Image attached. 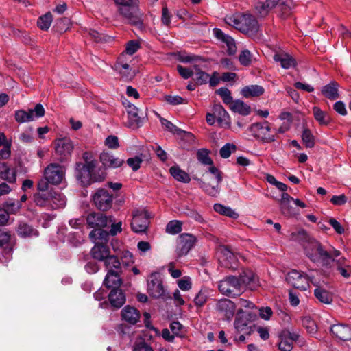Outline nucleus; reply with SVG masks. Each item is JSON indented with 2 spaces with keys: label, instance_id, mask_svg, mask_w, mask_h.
<instances>
[{
  "label": "nucleus",
  "instance_id": "36",
  "mask_svg": "<svg viewBox=\"0 0 351 351\" xmlns=\"http://www.w3.org/2000/svg\"><path fill=\"white\" fill-rule=\"evenodd\" d=\"M230 108L233 112L243 116L248 115L251 112L250 106L239 99L233 101L230 105Z\"/></svg>",
  "mask_w": 351,
  "mask_h": 351
},
{
  "label": "nucleus",
  "instance_id": "16",
  "mask_svg": "<svg viewBox=\"0 0 351 351\" xmlns=\"http://www.w3.org/2000/svg\"><path fill=\"white\" fill-rule=\"evenodd\" d=\"M196 238L190 234H182L179 236L176 252L179 257L186 255L193 247Z\"/></svg>",
  "mask_w": 351,
  "mask_h": 351
},
{
  "label": "nucleus",
  "instance_id": "4",
  "mask_svg": "<svg viewBox=\"0 0 351 351\" xmlns=\"http://www.w3.org/2000/svg\"><path fill=\"white\" fill-rule=\"evenodd\" d=\"M225 20L227 24L242 32H256L258 29L256 19L250 14H235L227 16Z\"/></svg>",
  "mask_w": 351,
  "mask_h": 351
},
{
  "label": "nucleus",
  "instance_id": "17",
  "mask_svg": "<svg viewBox=\"0 0 351 351\" xmlns=\"http://www.w3.org/2000/svg\"><path fill=\"white\" fill-rule=\"evenodd\" d=\"M147 291L155 298L163 295L165 290L160 277L157 274H152L147 280Z\"/></svg>",
  "mask_w": 351,
  "mask_h": 351
},
{
  "label": "nucleus",
  "instance_id": "12",
  "mask_svg": "<svg viewBox=\"0 0 351 351\" xmlns=\"http://www.w3.org/2000/svg\"><path fill=\"white\" fill-rule=\"evenodd\" d=\"M44 176L54 185L60 184L64 177V167L58 163H51L44 170Z\"/></svg>",
  "mask_w": 351,
  "mask_h": 351
},
{
  "label": "nucleus",
  "instance_id": "19",
  "mask_svg": "<svg viewBox=\"0 0 351 351\" xmlns=\"http://www.w3.org/2000/svg\"><path fill=\"white\" fill-rule=\"evenodd\" d=\"M219 250L221 254V259L223 266L232 270L237 269V258L231 251L230 247L227 245H221Z\"/></svg>",
  "mask_w": 351,
  "mask_h": 351
},
{
  "label": "nucleus",
  "instance_id": "54",
  "mask_svg": "<svg viewBox=\"0 0 351 351\" xmlns=\"http://www.w3.org/2000/svg\"><path fill=\"white\" fill-rule=\"evenodd\" d=\"M14 169L11 170V171H14L15 173L16 172L20 173H25L28 171V168L25 165V162L21 157H17L14 158Z\"/></svg>",
  "mask_w": 351,
  "mask_h": 351
},
{
  "label": "nucleus",
  "instance_id": "46",
  "mask_svg": "<svg viewBox=\"0 0 351 351\" xmlns=\"http://www.w3.org/2000/svg\"><path fill=\"white\" fill-rule=\"evenodd\" d=\"M291 238L293 241H298L302 243L304 246L308 244V243L313 239L304 230H301L291 233Z\"/></svg>",
  "mask_w": 351,
  "mask_h": 351
},
{
  "label": "nucleus",
  "instance_id": "44",
  "mask_svg": "<svg viewBox=\"0 0 351 351\" xmlns=\"http://www.w3.org/2000/svg\"><path fill=\"white\" fill-rule=\"evenodd\" d=\"M110 234V232H108L103 230L102 228H100L93 230L90 232L89 237L92 239L99 240L101 241V243H106L108 241Z\"/></svg>",
  "mask_w": 351,
  "mask_h": 351
},
{
  "label": "nucleus",
  "instance_id": "60",
  "mask_svg": "<svg viewBox=\"0 0 351 351\" xmlns=\"http://www.w3.org/2000/svg\"><path fill=\"white\" fill-rule=\"evenodd\" d=\"M280 208L282 213L287 217L293 216L297 213L295 208L290 205V202L280 205Z\"/></svg>",
  "mask_w": 351,
  "mask_h": 351
},
{
  "label": "nucleus",
  "instance_id": "49",
  "mask_svg": "<svg viewBox=\"0 0 351 351\" xmlns=\"http://www.w3.org/2000/svg\"><path fill=\"white\" fill-rule=\"evenodd\" d=\"M302 140L303 143L308 148H312L315 146V137L308 128H304L302 133Z\"/></svg>",
  "mask_w": 351,
  "mask_h": 351
},
{
  "label": "nucleus",
  "instance_id": "39",
  "mask_svg": "<svg viewBox=\"0 0 351 351\" xmlns=\"http://www.w3.org/2000/svg\"><path fill=\"white\" fill-rule=\"evenodd\" d=\"M193 68L195 71V77L193 78V80L195 84L197 85H203L207 84L209 79V74L205 71H203L197 64H194Z\"/></svg>",
  "mask_w": 351,
  "mask_h": 351
},
{
  "label": "nucleus",
  "instance_id": "21",
  "mask_svg": "<svg viewBox=\"0 0 351 351\" xmlns=\"http://www.w3.org/2000/svg\"><path fill=\"white\" fill-rule=\"evenodd\" d=\"M330 332L342 341L351 340V326L343 324H333L330 327Z\"/></svg>",
  "mask_w": 351,
  "mask_h": 351
},
{
  "label": "nucleus",
  "instance_id": "1",
  "mask_svg": "<svg viewBox=\"0 0 351 351\" xmlns=\"http://www.w3.org/2000/svg\"><path fill=\"white\" fill-rule=\"evenodd\" d=\"M293 6L292 0H265L264 2H256L254 10L256 14L261 18H264L270 12H274L279 17L285 19L291 15Z\"/></svg>",
  "mask_w": 351,
  "mask_h": 351
},
{
  "label": "nucleus",
  "instance_id": "32",
  "mask_svg": "<svg viewBox=\"0 0 351 351\" xmlns=\"http://www.w3.org/2000/svg\"><path fill=\"white\" fill-rule=\"evenodd\" d=\"M240 286H254L256 283V277L254 272L250 269H243L242 273L237 278Z\"/></svg>",
  "mask_w": 351,
  "mask_h": 351
},
{
  "label": "nucleus",
  "instance_id": "31",
  "mask_svg": "<svg viewBox=\"0 0 351 351\" xmlns=\"http://www.w3.org/2000/svg\"><path fill=\"white\" fill-rule=\"evenodd\" d=\"M160 123L167 130L171 132L174 134H177L182 137H189L191 138H193V135L191 132H188L178 128L176 125H173L171 121L164 118H160Z\"/></svg>",
  "mask_w": 351,
  "mask_h": 351
},
{
  "label": "nucleus",
  "instance_id": "45",
  "mask_svg": "<svg viewBox=\"0 0 351 351\" xmlns=\"http://www.w3.org/2000/svg\"><path fill=\"white\" fill-rule=\"evenodd\" d=\"M16 232L21 237H28L37 234V231L25 223H20L18 226Z\"/></svg>",
  "mask_w": 351,
  "mask_h": 351
},
{
  "label": "nucleus",
  "instance_id": "14",
  "mask_svg": "<svg viewBox=\"0 0 351 351\" xmlns=\"http://www.w3.org/2000/svg\"><path fill=\"white\" fill-rule=\"evenodd\" d=\"M287 282L294 288L300 290H306L308 287V278L306 275L297 270H292L287 274Z\"/></svg>",
  "mask_w": 351,
  "mask_h": 351
},
{
  "label": "nucleus",
  "instance_id": "20",
  "mask_svg": "<svg viewBox=\"0 0 351 351\" xmlns=\"http://www.w3.org/2000/svg\"><path fill=\"white\" fill-rule=\"evenodd\" d=\"M149 221L146 212L136 211L133 215L131 227L135 232H144L148 228Z\"/></svg>",
  "mask_w": 351,
  "mask_h": 351
},
{
  "label": "nucleus",
  "instance_id": "24",
  "mask_svg": "<svg viewBox=\"0 0 351 351\" xmlns=\"http://www.w3.org/2000/svg\"><path fill=\"white\" fill-rule=\"evenodd\" d=\"M99 159L105 168H117L124 163L123 159L115 157L107 152H103L100 154Z\"/></svg>",
  "mask_w": 351,
  "mask_h": 351
},
{
  "label": "nucleus",
  "instance_id": "63",
  "mask_svg": "<svg viewBox=\"0 0 351 351\" xmlns=\"http://www.w3.org/2000/svg\"><path fill=\"white\" fill-rule=\"evenodd\" d=\"M142 162L143 160L138 156H135L134 158H130L127 160V164L134 171H137L140 168Z\"/></svg>",
  "mask_w": 351,
  "mask_h": 351
},
{
  "label": "nucleus",
  "instance_id": "5",
  "mask_svg": "<svg viewBox=\"0 0 351 351\" xmlns=\"http://www.w3.org/2000/svg\"><path fill=\"white\" fill-rule=\"evenodd\" d=\"M304 252L313 263L321 262L323 266L330 265L331 255L328 252L324 250L319 242L314 239L304 245Z\"/></svg>",
  "mask_w": 351,
  "mask_h": 351
},
{
  "label": "nucleus",
  "instance_id": "37",
  "mask_svg": "<svg viewBox=\"0 0 351 351\" xmlns=\"http://www.w3.org/2000/svg\"><path fill=\"white\" fill-rule=\"evenodd\" d=\"M0 178L10 183H14L16 182L15 172L11 171V169L7 166V165L1 160Z\"/></svg>",
  "mask_w": 351,
  "mask_h": 351
},
{
  "label": "nucleus",
  "instance_id": "10",
  "mask_svg": "<svg viewBox=\"0 0 351 351\" xmlns=\"http://www.w3.org/2000/svg\"><path fill=\"white\" fill-rule=\"evenodd\" d=\"M270 130L267 121L253 123L250 128L254 137L263 143H271L276 141L275 135L269 134Z\"/></svg>",
  "mask_w": 351,
  "mask_h": 351
},
{
  "label": "nucleus",
  "instance_id": "35",
  "mask_svg": "<svg viewBox=\"0 0 351 351\" xmlns=\"http://www.w3.org/2000/svg\"><path fill=\"white\" fill-rule=\"evenodd\" d=\"M264 88L259 85H250L243 87L241 94L244 97H258L264 93Z\"/></svg>",
  "mask_w": 351,
  "mask_h": 351
},
{
  "label": "nucleus",
  "instance_id": "29",
  "mask_svg": "<svg viewBox=\"0 0 351 351\" xmlns=\"http://www.w3.org/2000/svg\"><path fill=\"white\" fill-rule=\"evenodd\" d=\"M108 299L111 305L115 308L121 307L125 302V296L119 289H113L108 295Z\"/></svg>",
  "mask_w": 351,
  "mask_h": 351
},
{
  "label": "nucleus",
  "instance_id": "42",
  "mask_svg": "<svg viewBox=\"0 0 351 351\" xmlns=\"http://www.w3.org/2000/svg\"><path fill=\"white\" fill-rule=\"evenodd\" d=\"M104 262L108 271L114 270L115 271L121 272V263L117 256L110 255Z\"/></svg>",
  "mask_w": 351,
  "mask_h": 351
},
{
  "label": "nucleus",
  "instance_id": "55",
  "mask_svg": "<svg viewBox=\"0 0 351 351\" xmlns=\"http://www.w3.org/2000/svg\"><path fill=\"white\" fill-rule=\"evenodd\" d=\"M252 60V56L250 51L247 49L243 50L239 56V60L240 63L245 66H247L251 64Z\"/></svg>",
  "mask_w": 351,
  "mask_h": 351
},
{
  "label": "nucleus",
  "instance_id": "64",
  "mask_svg": "<svg viewBox=\"0 0 351 351\" xmlns=\"http://www.w3.org/2000/svg\"><path fill=\"white\" fill-rule=\"evenodd\" d=\"M171 14H170L167 5L162 8L161 22L166 26H169L171 23Z\"/></svg>",
  "mask_w": 351,
  "mask_h": 351
},
{
  "label": "nucleus",
  "instance_id": "51",
  "mask_svg": "<svg viewBox=\"0 0 351 351\" xmlns=\"http://www.w3.org/2000/svg\"><path fill=\"white\" fill-rule=\"evenodd\" d=\"M197 160L202 164L212 165L213 162L209 156V151L206 149H200L197 153Z\"/></svg>",
  "mask_w": 351,
  "mask_h": 351
},
{
  "label": "nucleus",
  "instance_id": "34",
  "mask_svg": "<svg viewBox=\"0 0 351 351\" xmlns=\"http://www.w3.org/2000/svg\"><path fill=\"white\" fill-rule=\"evenodd\" d=\"M213 113L216 117L219 123H229L230 117L221 104H215L213 106Z\"/></svg>",
  "mask_w": 351,
  "mask_h": 351
},
{
  "label": "nucleus",
  "instance_id": "22",
  "mask_svg": "<svg viewBox=\"0 0 351 351\" xmlns=\"http://www.w3.org/2000/svg\"><path fill=\"white\" fill-rule=\"evenodd\" d=\"M73 149L72 142L70 139L67 138L58 140L55 148L56 153L60 156L62 160L71 155Z\"/></svg>",
  "mask_w": 351,
  "mask_h": 351
},
{
  "label": "nucleus",
  "instance_id": "52",
  "mask_svg": "<svg viewBox=\"0 0 351 351\" xmlns=\"http://www.w3.org/2000/svg\"><path fill=\"white\" fill-rule=\"evenodd\" d=\"M182 231V223L179 221L173 220L169 221L166 226V232L175 234Z\"/></svg>",
  "mask_w": 351,
  "mask_h": 351
},
{
  "label": "nucleus",
  "instance_id": "56",
  "mask_svg": "<svg viewBox=\"0 0 351 351\" xmlns=\"http://www.w3.org/2000/svg\"><path fill=\"white\" fill-rule=\"evenodd\" d=\"M237 147L233 143H226L219 151L220 156L223 158H228L230 156L232 151H236Z\"/></svg>",
  "mask_w": 351,
  "mask_h": 351
},
{
  "label": "nucleus",
  "instance_id": "18",
  "mask_svg": "<svg viewBox=\"0 0 351 351\" xmlns=\"http://www.w3.org/2000/svg\"><path fill=\"white\" fill-rule=\"evenodd\" d=\"M215 308L219 315L229 321L235 313L236 306L230 300L224 298L217 302Z\"/></svg>",
  "mask_w": 351,
  "mask_h": 351
},
{
  "label": "nucleus",
  "instance_id": "53",
  "mask_svg": "<svg viewBox=\"0 0 351 351\" xmlns=\"http://www.w3.org/2000/svg\"><path fill=\"white\" fill-rule=\"evenodd\" d=\"M216 93L218 94L223 99V101L226 104L230 105L233 101L231 96V92L227 88H221L216 90Z\"/></svg>",
  "mask_w": 351,
  "mask_h": 351
},
{
  "label": "nucleus",
  "instance_id": "28",
  "mask_svg": "<svg viewBox=\"0 0 351 351\" xmlns=\"http://www.w3.org/2000/svg\"><path fill=\"white\" fill-rule=\"evenodd\" d=\"M274 60L280 62L281 66L285 69H289L296 66L295 60L286 53H276L274 56Z\"/></svg>",
  "mask_w": 351,
  "mask_h": 351
},
{
  "label": "nucleus",
  "instance_id": "27",
  "mask_svg": "<svg viewBox=\"0 0 351 351\" xmlns=\"http://www.w3.org/2000/svg\"><path fill=\"white\" fill-rule=\"evenodd\" d=\"M125 54L122 53L118 58L117 63L115 64V69L126 80L132 79L133 73L131 72L130 65L125 61Z\"/></svg>",
  "mask_w": 351,
  "mask_h": 351
},
{
  "label": "nucleus",
  "instance_id": "41",
  "mask_svg": "<svg viewBox=\"0 0 351 351\" xmlns=\"http://www.w3.org/2000/svg\"><path fill=\"white\" fill-rule=\"evenodd\" d=\"M316 298L321 302L329 304L332 302V295L328 291L318 286L314 291Z\"/></svg>",
  "mask_w": 351,
  "mask_h": 351
},
{
  "label": "nucleus",
  "instance_id": "62",
  "mask_svg": "<svg viewBox=\"0 0 351 351\" xmlns=\"http://www.w3.org/2000/svg\"><path fill=\"white\" fill-rule=\"evenodd\" d=\"M49 184H51L50 181L44 176V178L40 179L37 183V192L49 191L51 189H49Z\"/></svg>",
  "mask_w": 351,
  "mask_h": 351
},
{
  "label": "nucleus",
  "instance_id": "13",
  "mask_svg": "<svg viewBox=\"0 0 351 351\" xmlns=\"http://www.w3.org/2000/svg\"><path fill=\"white\" fill-rule=\"evenodd\" d=\"M45 110L40 104H37L34 109H29L28 111L19 110L15 112V119L18 123L32 121L34 120V114L35 117L40 118L45 115Z\"/></svg>",
  "mask_w": 351,
  "mask_h": 351
},
{
  "label": "nucleus",
  "instance_id": "50",
  "mask_svg": "<svg viewBox=\"0 0 351 351\" xmlns=\"http://www.w3.org/2000/svg\"><path fill=\"white\" fill-rule=\"evenodd\" d=\"M52 19L53 17L51 12H47L38 18L37 21L38 26L42 30H47L51 24Z\"/></svg>",
  "mask_w": 351,
  "mask_h": 351
},
{
  "label": "nucleus",
  "instance_id": "48",
  "mask_svg": "<svg viewBox=\"0 0 351 351\" xmlns=\"http://www.w3.org/2000/svg\"><path fill=\"white\" fill-rule=\"evenodd\" d=\"M21 207V204L12 199H9L5 201L3 204V208L7 211V213L14 214L16 213Z\"/></svg>",
  "mask_w": 351,
  "mask_h": 351
},
{
  "label": "nucleus",
  "instance_id": "8",
  "mask_svg": "<svg viewBox=\"0 0 351 351\" xmlns=\"http://www.w3.org/2000/svg\"><path fill=\"white\" fill-rule=\"evenodd\" d=\"M251 314L246 313L242 308H239L236 314L234 327L237 334L243 332L250 335L254 330V326H250Z\"/></svg>",
  "mask_w": 351,
  "mask_h": 351
},
{
  "label": "nucleus",
  "instance_id": "9",
  "mask_svg": "<svg viewBox=\"0 0 351 351\" xmlns=\"http://www.w3.org/2000/svg\"><path fill=\"white\" fill-rule=\"evenodd\" d=\"M219 291L226 295L235 297L241 293V287L237 277L230 276L219 282Z\"/></svg>",
  "mask_w": 351,
  "mask_h": 351
},
{
  "label": "nucleus",
  "instance_id": "30",
  "mask_svg": "<svg viewBox=\"0 0 351 351\" xmlns=\"http://www.w3.org/2000/svg\"><path fill=\"white\" fill-rule=\"evenodd\" d=\"M138 110L134 105H129L128 108V126L132 129H137L139 128L141 123V118L138 116Z\"/></svg>",
  "mask_w": 351,
  "mask_h": 351
},
{
  "label": "nucleus",
  "instance_id": "57",
  "mask_svg": "<svg viewBox=\"0 0 351 351\" xmlns=\"http://www.w3.org/2000/svg\"><path fill=\"white\" fill-rule=\"evenodd\" d=\"M133 351H154L152 348L149 346L145 339H140L135 341Z\"/></svg>",
  "mask_w": 351,
  "mask_h": 351
},
{
  "label": "nucleus",
  "instance_id": "3",
  "mask_svg": "<svg viewBox=\"0 0 351 351\" xmlns=\"http://www.w3.org/2000/svg\"><path fill=\"white\" fill-rule=\"evenodd\" d=\"M208 171L209 173L206 172L202 178L193 177V179L198 182L199 186L209 195L217 196L219 192V185L222 180L221 172L214 166L210 167Z\"/></svg>",
  "mask_w": 351,
  "mask_h": 351
},
{
  "label": "nucleus",
  "instance_id": "25",
  "mask_svg": "<svg viewBox=\"0 0 351 351\" xmlns=\"http://www.w3.org/2000/svg\"><path fill=\"white\" fill-rule=\"evenodd\" d=\"M91 254L94 259L104 261L110 255L109 247L106 243L97 242L91 250Z\"/></svg>",
  "mask_w": 351,
  "mask_h": 351
},
{
  "label": "nucleus",
  "instance_id": "23",
  "mask_svg": "<svg viewBox=\"0 0 351 351\" xmlns=\"http://www.w3.org/2000/svg\"><path fill=\"white\" fill-rule=\"evenodd\" d=\"M121 316L123 320L134 325L139 321L141 314L136 308L127 305L121 310Z\"/></svg>",
  "mask_w": 351,
  "mask_h": 351
},
{
  "label": "nucleus",
  "instance_id": "33",
  "mask_svg": "<svg viewBox=\"0 0 351 351\" xmlns=\"http://www.w3.org/2000/svg\"><path fill=\"white\" fill-rule=\"evenodd\" d=\"M338 84L332 81L330 84L323 86L322 94L330 100H335L339 97Z\"/></svg>",
  "mask_w": 351,
  "mask_h": 351
},
{
  "label": "nucleus",
  "instance_id": "7",
  "mask_svg": "<svg viewBox=\"0 0 351 351\" xmlns=\"http://www.w3.org/2000/svg\"><path fill=\"white\" fill-rule=\"evenodd\" d=\"M119 12L127 23L141 30L144 28L143 13L140 11L138 4L127 8L119 9Z\"/></svg>",
  "mask_w": 351,
  "mask_h": 351
},
{
  "label": "nucleus",
  "instance_id": "43",
  "mask_svg": "<svg viewBox=\"0 0 351 351\" xmlns=\"http://www.w3.org/2000/svg\"><path fill=\"white\" fill-rule=\"evenodd\" d=\"M278 339L279 343H278V348L280 351H291L293 349V345L292 341L286 336V334H285L283 331L279 334Z\"/></svg>",
  "mask_w": 351,
  "mask_h": 351
},
{
  "label": "nucleus",
  "instance_id": "58",
  "mask_svg": "<svg viewBox=\"0 0 351 351\" xmlns=\"http://www.w3.org/2000/svg\"><path fill=\"white\" fill-rule=\"evenodd\" d=\"M140 48V45L138 41L130 40L126 44L125 50L123 53L127 55L132 56Z\"/></svg>",
  "mask_w": 351,
  "mask_h": 351
},
{
  "label": "nucleus",
  "instance_id": "15",
  "mask_svg": "<svg viewBox=\"0 0 351 351\" xmlns=\"http://www.w3.org/2000/svg\"><path fill=\"white\" fill-rule=\"evenodd\" d=\"M113 221L112 216L107 217L101 213H92L86 217V222L90 228H100L106 227Z\"/></svg>",
  "mask_w": 351,
  "mask_h": 351
},
{
  "label": "nucleus",
  "instance_id": "40",
  "mask_svg": "<svg viewBox=\"0 0 351 351\" xmlns=\"http://www.w3.org/2000/svg\"><path fill=\"white\" fill-rule=\"evenodd\" d=\"M172 176L178 181L189 183L191 180L189 175L184 171L182 170L180 167L173 166L169 169Z\"/></svg>",
  "mask_w": 351,
  "mask_h": 351
},
{
  "label": "nucleus",
  "instance_id": "59",
  "mask_svg": "<svg viewBox=\"0 0 351 351\" xmlns=\"http://www.w3.org/2000/svg\"><path fill=\"white\" fill-rule=\"evenodd\" d=\"M165 101L171 105H178L180 104H187L188 100L184 99L178 95H167L165 96Z\"/></svg>",
  "mask_w": 351,
  "mask_h": 351
},
{
  "label": "nucleus",
  "instance_id": "38",
  "mask_svg": "<svg viewBox=\"0 0 351 351\" xmlns=\"http://www.w3.org/2000/svg\"><path fill=\"white\" fill-rule=\"evenodd\" d=\"M315 119L322 125H326L330 121V118L326 112L322 110L319 107L314 106L312 109Z\"/></svg>",
  "mask_w": 351,
  "mask_h": 351
},
{
  "label": "nucleus",
  "instance_id": "6",
  "mask_svg": "<svg viewBox=\"0 0 351 351\" xmlns=\"http://www.w3.org/2000/svg\"><path fill=\"white\" fill-rule=\"evenodd\" d=\"M96 167L93 163L84 164L82 162H76L75 167V176L76 179L83 186L90 185L92 182L102 181L105 176L96 177L93 173Z\"/></svg>",
  "mask_w": 351,
  "mask_h": 351
},
{
  "label": "nucleus",
  "instance_id": "47",
  "mask_svg": "<svg viewBox=\"0 0 351 351\" xmlns=\"http://www.w3.org/2000/svg\"><path fill=\"white\" fill-rule=\"evenodd\" d=\"M214 210L217 213L233 218L237 219L239 217V215L234 212L232 208L230 207L225 206L221 204H215L214 205Z\"/></svg>",
  "mask_w": 351,
  "mask_h": 351
},
{
  "label": "nucleus",
  "instance_id": "61",
  "mask_svg": "<svg viewBox=\"0 0 351 351\" xmlns=\"http://www.w3.org/2000/svg\"><path fill=\"white\" fill-rule=\"evenodd\" d=\"M302 325L306 328L308 332L313 334L316 332L315 323L310 317L303 318Z\"/></svg>",
  "mask_w": 351,
  "mask_h": 351
},
{
  "label": "nucleus",
  "instance_id": "2",
  "mask_svg": "<svg viewBox=\"0 0 351 351\" xmlns=\"http://www.w3.org/2000/svg\"><path fill=\"white\" fill-rule=\"evenodd\" d=\"M33 200L37 206L54 210L66 205L65 197L58 191L51 189L49 191L36 192Z\"/></svg>",
  "mask_w": 351,
  "mask_h": 351
},
{
  "label": "nucleus",
  "instance_id": "11",
  "mask_svg": "<svg viewBox=\"0 0 351 351\" xmlns=\"http://www.w3.org/2000/svg\"><path fill=\"white\" fill-rule=\"evenodd\" d=\"M93 199L99 210L106 211L112 207L113 196L107 189L100 188L94 193Z\"/></svg>",
  "mask_w": 351,
  "mask_h": 351
},
{
  "label": "nucleus",
  "instance_id": "26",
  "mask_svg": "<svg viewBox=\"0 0 351 351\" xmlns=\"http://www.w3.org/2000/svg\"><path fill=\"white\" fill-rule=\"evenodd\" d=\"M121 272L115 271L114 270L108 271L107 274L104 280V285L106 287L110 289H119L122 283L120 278Z\"/></svg>",
  "mask_w": 351,
  "mask_h": 351
}]
</instances>
